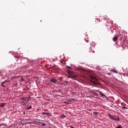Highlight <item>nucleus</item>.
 I'll list each match as a JSON object with an SVG mask.
<instances>
[{
	"mask_svg": "<svg viewBox=\"0 0 128 128\" xmlns=\"http://www.w3.org/2000/svg\"><path fill=\"white\" fill-rule=\"evenodd\" d=\"M21 100V104H28V100L27 98H20Z\"/></svg>",
	"mask_w": 128,
	"mask_h": 128,
	"instance_id": "obj_1",
	"label": "nucleus"
},
{
	"mask_svg": "<svg viewBox=\"0 0 128 128\" xmlns=\"http://www.w3.org/2000/svg\"><path fill=\"white\" fill-rule=\"evenodd\" d=\"M91 82H92L94 84H98V78H96L91 76Z\"/></svg>",
	"mask_w": 128,
	"mask_h": 128,
	"instance_id": "obj_2",
	"label": "nucleus"
},
{
	"mask_svg": "<svg viewBox=\"0 0 128 128\" xmlns=\"http://www.w3.org/2000/svg\"><path fill=\"white\" fill-rule=\"evenodd\" d=\"M108 116L113 120H120V117H118L117 118H114V116L110 115V114H108Z\"/></svg>",
	"mask_w": 128,
	"mask_h": 128,
	"instance_id": "obj_3",
	"label": "nucleus"
},
{
	"mask_svg": "<svg viewBox=\"0 0 128 128\" xmlns=\"http://www.w3.org/2000/svg\"><path fill=\"white\" fill-rule=\"evenodd\" d=\"M119 36H120L122 38H124V36H126V32H122V34H120Z\"/></svg>",
	"mask_w": 128,
	"mask_h": 128,
	"instance_id": "obj_4",
	"label": "nucleus"
},
{
	"mask_svg": "<svg viewBox=\"0 0 128 128\" xmlns=\"http://www.w3.org/2000/svg\"><path fill=\"white\" fill-rule=\"evenodd\" d=\"M50 82H54V84H56V82H58V81H56V80L54 78L51 79Z\"/></svg>",
	"mask_w": 128,
	"mask_h": 128,
	"instance_id": "obj_5",
	"label": "nucleus"
},
{
	"mask_svg": "<svg viewBox=\"0 0 128 128\" xmlns=\"http://www.w3.org/2000/svg\"><path fill=\"white\" fill-rule=\"evenodd\" d=\"M8 82V80H5L4 82H2V84H1V86H4V88H5L6 86L4 84H6V82Z\"/></svg>",
	"mask_w": 128,
	"mask_h": 128,
	"instance_id": "obj_6",
	"label": "nucleus"
},
{
	"mask_svg": "<svg viewBox=\"0 0 128 128\" xmlns=\"http://www.w3.org/2000/svg\"><path fill=\"white\" fill-rule=\"evenodd\" d=\"M120 37V36H115L113 38V40L114 42H116V40H118V38Z\"/></svg>",
	"mask_w": 128,
	"mask_h": 128,
	"instance_id": "obj_7",
	"label": "nucleus"
},
{
	"mask_svg": "<svg viewBox=\"0 0 128 128\" xmlns=\"http://www.w3.org/2000/svg\"><path fill=\"white\" fill-rule=\"evenodd\" d=\"M6 103H1V104H0V107L4 108V106H6Z\"/></svg>",
	"mask_w": 128,
	"mask_h": 128,
	"instance_id": "obj_8",
	"label": "nucleus"
},
{
	"mask_svg": "<svg viewBox=\"0 0 128 128\" xmlns=\"http://www.w3.org/2000/svg\"><path fill=\"white\" fill-rule=\"evenodd\" d=\"M98 22H100V20L98 18H96V24H98Z\"/></svg>",
	"mask_w": 128,
	"mask_h": 128,
	"instance_id": "obj_9",
	"label": "nucleus"
},
{
	"mask_svg": "<svg viewBox=\"0 0 128 128\" xmlns=\"http://www.w3.org/2000/svg\"><path fill=\"white\" fill-rule=\"evenodd\" d=\"M111 72H114V74H118V71H116V70H115L114 69H112V70H111Z\"/></svg>",
	"mask_w": 128,
	"mask_h": 128,
	"instance_id": "obj_10",
	"label": "nucleus"
},
{
	"mask_svg": "<svg viewBox=\"0 0 128 128\" xmlns=\"http://www.w3.org/2000/svg\"><path fill=\"white\" fill-rule=\"evenodd\" d=\"M93 114H94V116H98V112H94Z\"/></svg>",
	"mask_w": 128,
	"mask_h": 128,
	"instance_id": "obj_11",
	"label": "nucleus"
},
{
	"mask_svg": "<svg viewBox=\"0 0 128 128\" xmlns=\"http://www.w3.org/2000/svg\"><path fill=\"white\" fill-rule=\"evenodd\" d=\"M100 94L102 96H106L102 93V92H99Z\"/></svg>",
	"mask_w": 128,
	"mask_h": 128,
	"instance_id": "obj_12",
	"label": "nucleus"
},
{
	"mask_svg": "<svg viewBox=\"0 0 128 128\" xmlns=\"http://www.w3.org/2000/svg\"><path fill=\"white\" fill-rule=\"evenodd\" d=\"M68 74H72V76H74L73 75H72V72H70H70H68Z\"/></svg>",
	"mask_w": 128,
	"mask_h": 128,
	"instance_id": "obj_13",
	"label": "nucleus"
},
{
	"mask_svg": "<svg viewBox=\"0 0 128 128\" xmlns=\"http://www.w3.org/2000/svg\"><path fill=\"white\" fill-rule=\"evenodd\" d=\"M20 78L21 82H24V79L22 77H20Z\"/></svg>",
	"mask_w": 128,
	"mask_h": 128,
	"instance_id": "obj_14",
	"label": "nucleus"
},
{
	"mask_svg": "<svg viewBox=\"0 0 128 128\" xmlns=\"http://www.w3.org/2000/svg\"><path fill=\"white\" fill-rule=\"evenodd\" d=\"M60 118H66V116L61 115Z\"/></svg>",
	"mask_w": 128,
	"mask_h": 128,
	"instance_id": "obj_15",
	"label": "nucleus"
},
{
	"mask_svg": "<svg viewBox=\"0 0 128 128\" xmlns=\"http://www.w3.org/2000/svg\"><path fill=\"white\" fill-rule=\"evenodd\" d=\"M32 108V106H30L29 107L27 108V110H30V108Z\"/></svg>",
	"mask_w": 128,
	"mask_h": 128,
	"instance_id": "obj_16",
	"label": "nucleus"
},
{
	"mask_svg": "<svg viewBox=\"0 0 128 128\" xmlns=\"http://www.w3.org/2000/svg\"><path fill=\"white\" fill-rule=\"evenodd\" d=\"M92 46H96V44H94V42H92V44H91Z\"/></svg>",
	"mask_w": 128,
	"mask_h": 128,
	"instance_id": "obj_17",
	"label": "nucleus"
},
{
	"mask_svg": "<svg viewBox=\"0 0 128 128\" xmlns=\"http://www.w3.org/2000/svg\"><path fill=\"white\" fill-rule=\"evenodd\" d=\"M122 75H123L124 76H128V74H122Z\"/></svg>",
	"mask_w": 128,
	"mask_h": 128,
	"instance_id": "obj_18",
	"label": "nucleus"
},
{
	"mask_svg": "<svg viewBox=\"0 0 128 128\" xmlns=\"http://www.w3.org/2000/svg\"><path fill=\"white\" fill-rule=\"evenodd\" d=\"M62 64H66V61H62Z\"/></svg>",
	"mask_w": 128,
	"mask_h": 128,
	"instance_id": "obj_19",
	"label": "nucleus"
},
{
	"mask_svg": "<svg viewBox=\"0 0 128 128\" xmlns=\"http://www.w3.org/2000/svg\"><path fill=\"white\" fill-rule=\"evenodd\" d=\"M46 126V124H44V123H43V124H42V126Z\"/></svg>",
	"mask_w": 128,
	"mask_h": 128,
	"instance_id": "obj_20",
	"label": "nucleus"
},
{
	"mask_svg": "<svg viewBox=\"0 0 128 128\" xmlns=\"http://www.w3.org/2000/svg\"><path fill=\"white\" fill-rule=\"evenodd\" d=\"M122 108H126V110H128V108H126L125 106H123Z\"/></svg>",
	"mask_w": 128,
	"mask_h": 128,
	"instance_id": "obj_21",
	"label": "nucleus"
},
{
	"mask_svg": "<svg viewBox=\"0 0 128 128\" xmlns=\"http://www.w3.org/2000/svg\"><path fill=\"white\" fill-rule=\"evenodd\" d=\"M42 120H39L40 124H42Z\"/></svg>",
	"mask_w": 128,
	"mask_h": 128,
	"instance_id": "obj_22",
	"label": "nucleus"
},
{
	"mask_svg": "<svg viewBox=\"0 0 128 128\" xmlns=\"http://www.w3.org/2000/svg\"><path fill=\"white\" fill-rule=\"evenodd\" d=\"M116 128H122V126H117Z\"/></svg>",
	"mask_w": 128,
	"mask_h": 128,
	"instance_id": "obj_23",
	"label": "nucleus"
},
{
	"mask_svg": "<svg viewBox=\"0 0 128 128\" xmlns=\"http://www.w3.org/2000/svg\"><path fill=\"white\" fill-rule=\"evenodd\" d=\"M110 22L111 24H114V22H112V21H110Z\"/></svg>",
	"mask_w": 128,
	"mask_h": 128,
	"instance_id": "obj_24",
	"label": "nucleus"
},
{
	"mask_svg": "<svg viewBox=\"0 0 128 128\" xmlns=\"http://www.w3.org/2000/svg\"><path fill=\"white\" fill-rule=\"evenodd\" d=\"M42 114H46V112H42Z\"/></svg>",
	"mask_w": 128,
	"mask_h": 128,
	"instance_id": "obj_25",
	"label": "nucleus"
},
{
	"mask_svg": "<svg viewBox=\"0 0 128 128\" xmlns=\"http://www.w3.org/2000/svg\"><path fill=\"white\" fill-rule=\"evenodd\" d=\"M26 124H31V122H28L26 123Z\"/></svg>",
	"mask_w": 128,
	"mask_h": 128,
	"instance_id": "obj_26",
	"label": "nucleus"
},
{
	"mask_svg": "<svg viewBox=\"0 0 128 128\" xmlns=\"http://www.w3.org/2000/svg\"><path fill=\"white\" fill-rule=\"evenodd\" d=\"M108 76H110V73H108Z\"/></svg>",
	"mask_w": 128,
	"mask_h": 128,
	"instance_id": "obj_27",
	"label": "nucleus"
},
{
	"mask_svg": "<svg viewBox=\"0 0 128 128\" xmlns=\"http://www.w3.org/2000/svg\"><path fill=\"white\" fill-rule=\"evenodd\" d=\"M70 128H74V126H70Z\"/></svg>",
	"mask_w": 128,
	"mask_h": 128,
	"instance_id": "obj_28",
	"label": "nucleus"
},
{
	"mask_svg": "<svg viewBox=\"0 0 128 128\" xmlns=\"http://www.w3.org/2000/svg\"><path fill=\"white\" fill-rule=\"evenodd\" d=\"M24 114H26V112H24Z\"/></svg>",
	"mask_w": 128,
	"mask_h": 128,
	"instance_id": "obj_29",
	"label": "nucleus"
},
{
	"mask_svg": "<svg viewBox=\"0 0 128 128\" xmlns=\"http://www.w3.org/2000/svg\"><path fill=\"white\" fill-rule=\"evenodd\" d=\"M27 120H30V119H28Z\"/></svg>",
	"mask_w": 128,
	"mask_h": 128,
	"instance_id": "obj_30",
	"label": "nucleus"
},
{
	"mask_svg": "<svg viewBox=\"0 0 128 128\" xmlns=\"http://www.w3.org/2000/svg\"><path fill=\"white\" fill-rule=\"evenodd\" d=\"M67 68H70L68 67V66H67Z\"/></svg>",
	"mask_w": 128,
	"mask_h": 128,
	"instance_id": "obj_31",
	"label": "nucleus"
}]
</instances>
